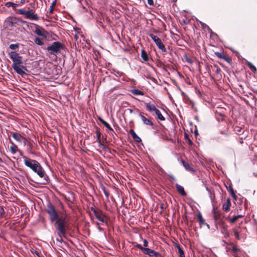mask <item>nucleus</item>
I'll use <instances>...</instances> for the list:
<instances>
[{"label":"nucleus","instance_id":"f257e3e1","mask_svg":"<svg viewBox=\"0 0 257 257\" xmlns=\"http://www.w3.org/2000/svg\"><path fill=\"white\" fill-rule=\"evenodd\" d=\"M46 212L50 216V219L51 222L56 221L55 226L58 233L60 236V238H57V241H63L62 236L65 237L66 230L68 228V218L67 215L58 216L54 205L49 202L46 208Z\"/></svg>","mask_w":257,"mask_h":257},{"label":"nucleus","instance_id":"f03ea898","mask_svg":"<svg viewBox=\"0 0 257 257\" xmlns=\"http://www.w3.org/2000/svg\"><path fill=\"white\" fill-rule=\"evenodd\" d=\"M9 57L13 61L12 67L14 71L22 76L26 75L28 71L27 67L22 65L23 58L16 51H12L9 53Z\"/></svg>","mask_w":257,"mask_h":257},{"label":"nucleus","instance_id":"7ed1b4c3","mask_svg":"<svg viewBox=\"0 0 257 257\" xmlns=\"http://www.w3.org/2000/svg\"><path fill=\"white\" fill-rule=\"evenodd\" d=\"M24 163L26 166L30 168L40 178L45 177V172L40 163L37 161L24 157Z\"/></svg>","mask_w":257,"mask_h":257},{"label":"nucleus","instance_id":"20e7f679","mask_svg":"<svg viewBox=\"0 0 257 257\" xmlns=\"http://www.w3.org/2000/svg\"><path fill=\"white\" fill-rule=\"evenodd\" d=\"M93 212L97 221L95 223L98 229L100 231L104 230V226L108 227L109 219L105 214L100 210H93Z\"/></svg>","mask_w":257,"mask_h":257},{"label":"nucleus","instance_id":"39448f33","mask_svg":"<svg viewBox=\"0 0 257 257\" xmlns=\"http://www.w3.org/2000/svg\"><path fill=\"white\" fill-rule=\"evenodd\" d=\"M64 45L60 42H53L51 45L47 48V50L50 52L51 54L56 55L60 52L61 50L64 49Z\"/></svg>","mask_w":257,"mask_h":257},{"label":"nucleus","instance_id":"423d86ee","mask_svg":"<svg viewBox=\"0 0 257 257\" xmlns=\"http://www.w3.org/2000/svg\"><path fill=\"white\" fill-rule=\"evenodd\" d=\"M18 13L19 14L24 16L27 19L37 21L39 19L38 15L35 14L32 10L25 11L24 9H20L18 10Z\"/></svg>","mask_w":257,"mask_h":257},{"label":"nucleus","instance_id":"0eeeda50","mask_svg":"<svg viewBox=\"0 0 257 257\" xmlns=\"http://www.w3.org/2000/svg\"><path fill=\"white\" fill-rule=\"evenodd\" d=\"M136 246L141 249L144 253L149 255L151 257H162V255L158 252L149 248L142 247L140 244H137Z\"/></svg>","mask_w":257,"mask_h":257},{"label":"nucleus","instance_id":"6e6552de","mask_svg":"<svg viewBox=\"0 0 257 257\" xmlns=\"http://www.w3.org/2000/svg\"><path fill=\"white\" fill-rule=\"evenodd\" d=\"M21 22L23 24H30L33 26H34L36 27V30L35 31V33L39 36L42 37L43 38L46 39L47 38V35H46V31L43 29L40 28V27L37 25V24H34V23H29L25 21H22Z\"/></svg>","mask_w":257,"mask_h":257},{"label":"nucleus","instance_id":"1a4fd4ad","mask_svg":"<svg viewBox=\"0 0 257 257\" xmlns=\"http://www.w3.org/2000/svg\"><path fill=\"white\" fill-rule=\"evenodd\" d=\"M149 36L154 41L158 47L162 51V52H166V49L165 47V45L163 44L161 39L158 36L153 34H150Z\"/></svg>","mask_w":257,"mask_h":257},{"label":"nucleus","instance_id":"9d476101","mask_svg":"<svg viewBox=\"0 0 257 257\" xmlns=\"http://www.w3.org/2000/svg\"><path fill=\"white\" fill-rule=\"evenodd\" d=\"M234 131L238 136H242L240 137L241 140H242L247 137L246 134H244V132H242V128L240 126H235L234 127Z\"/></svg>","mask_w":257,"mask_h":257},{"label":"nucleus","instance_id":"9b49d317","mask_svg":"<svg viewBox=\"0 0 257 257\" xmlns=\"http://www.w3.org/2000/svg\"><path fill=\"white\" fill-rule=\"evenodd\" d=\"M140 116L144 124L150 126L153 125L154 124L153 122L150 119L146 118L141 112L140 113Z\"/></svg>","mask_w":257,"mask_h":257},{"label":"nucleus","instance_id":"f8f14e48","mask_svg":"<svg viewBox=\"0 0 257 257\" xmlns=\"http://www.w3.org/2000/svg\"><path fill=\"white\" fill-rule=\"evenodd\" d=\"M214 218L215 221L218 223L222 222L221 213L218 211L213 209Z\"/></svg>","mask_w":257,"mask_h":257},{"label":"nucleus","instance_id":"ddd939ff","mask_svg":"<svg viewBox=\"0 0 257 257\" xmlns=\"http://www.w3.org/2000/svg\"><path fill=\"white\" fill-rule=\"evenodd\" d=\"M11 135L13 138L17 142H22L23 140L25 139V138L19 134L11 133Z\"/></svg>","mask_w":257,"mask_h":257},{"label":"nucleus","instance_id":"4468645a","mask_svg":"<svg viewBox=\"0 0 257 257\" xmlns=\"http://www.w3.org/2000/svg\"><path fill=\"white\" fill-rule=\"evenodd\" d=\"M130 134L131 135L133 139L135 142L140 143L142 141L141 139L136 134L133 130H130Z\"/></svg>","mask_w":257,"mask_h":257},{"label":"nucleus","instance_id":"2eb2a0df","mask_svg":"<svg viewBox=\"0 0 257 257\" xmlns=\"http://www.w3.org/2000/svg\"><path fill=\"white\" fill-rule=\"evenodd\" d=\"M184 168L188 171H190L192 173H195V170L190 166V165L188 163L186 162L183 160H182L181 161Z\"/></svg>","mask_w":257,"mask_h":257},{"label":"nucleus","instance_id":"dca6fc26","mask_svg":"<svg viewBox=\"0 0 257 257\" xmlns=\"http://www.w3.org/2000/svg\"><path fill=\"white\" fill-rule=\"evenodd\" d=\"M146 106L147 109L150 112H152V111L155 112L156 111V110L158 109L154 104H151V103H146Z\"/></svg>","mask_w":257,"mask_h":257},{"label":"nucleus","instance_id":"f3484780","mask_svg":"<svg viewBox=\"0 0 257 257\" xmlns=\"http://www.w3.org/2000/svg\"><path fill=\"white\" fill-rule=\"evenodd\" d=\"M176 188L178 192L181 195L185 196L186 195V193L184 191V188L182 186L177 184H176Z\"/></svg>","mask_w":257,"mask_h":257},{"label":"nucleus","instance_id":"a211bd4d","mask_svg":"<svg viewBox=\"0 0 257 257\" xmlns=\"http://www.w3.org/2000/svg\"><path fill=\"white\" fill-rule=\"evenodd\" d=\"M98 120L101 122L102 124H103L108 130L113 132V129L110 126V125L105 120H104L101 117L98 118Z\"/></svg>","mask_w":257,"mask_h":257},{"label":"nucleus","instance_id":"6ab92c4d","mask_svg":"<svg viewBox=\"0 0 257 257\" xmlns=\"http://www.w3.org/2000/svg\"><path fill=\"white\" fill-rule=\"evenodd\" d=\"M10 142L12 144V146H11L10 147V150H11V153L13 154H15L17 153V152L18 151V148L17 147V146L15 144H14L13 143V142H12L11 140H10Z\"/></svg>","mask_w":257,"mask_h":257},{"label":"nucleus","instance_id":"aec40b11","mask_svg":"<svg viewBox=\"0 0 257 257\" xmlns=\"http://www.w3.org/2000/svg\"><path fill=\"white\" fill-rule=\"evenodd\" d=\"M230 206V202L229 199H228L226 202L223 203L222 205V208L223 210L225 212H227L229 210Z\"/></svg>","mask_w":257,"mask_h":257},{"label":"nucleus","instance_id":"412c9836","mask_svg":"<svg viewBox=\"0 0 257 257\" xmlns=\"http://www.w3.org/2000/svg\"><path fill=\"white\" fill-rule=\"evenodd\" d=\"M173 242L175 243V246H176V247L178 249V253L179 254V256L180 257H185L184 252V251L182 249V248H181V247L180 246V245L179 244H177L175 242Z\"/></svg>","mask_w":257,"mask_h":257},{"label":"nucleus","instance_id":"4be33fe9","mask_svg":"<svg viewBox=\"0 0 257 257\" xmlns=\"http://www.w3.org/2000/svg\"><path fill=\"white\" fill-rule=\"evenodd\" d=\"M141 57L144 61H148L149 60L148 54L144 49H142L141 51Z\"/></svg>","mask_w":257,"mask_h":257},{"label":"nucleus","instance_id":"5701e85b","mask_svg":"<svg viewBox=\"0 0 257 257\" xmlns=\"http://www.w3.org/2000/svg\"><path fill=\"white\" fill-rule=\"evenodd\" d=\"M155 112L159 119H160L161 121H164L165 120V117L162 114V113H161L159 109L156 110V111Z\"/></svg>","mask_w":257,"mask_h":257},{"label":"nucleus","instance_id":"b1692460","mask_svg":"<svg viewBox=\"0 0 257 257\" xmlns=\"http://www.w3.org/2000/svg\"><path fill=\"white\" fill-rule=\"evenodd\" d=\"M198 218L199 221V223L201 225L205 224L209 227V225L205 223L204 220L203 219V217L200 213L198 214Z\"/></svg>","mask_w":257,"mask_h":257},{"label":"nucleus","instance_id":"393cba45","mask_svg":"<svg viewBox=\"0 0 257 257\" xmlns=\"http://www.w3.org/2000/svg\"><path fill=\"white\" fill-rule=\"evenodd\" d=\"M132 92L133 94H134V95H144V92L143 91H140L138 89H136L132 90Z\"/></svg>","mask_w":257,"mask_h":257},{"label":"nucleus","instance_id":"a878e982","mask_svg":"<svg viewBox=\"0 0 257 257\" xmlns=\"http://www.w3.org/2000/svg\"><path fill=\"white\" fill-rule=\"evenodd\" d=\"M206 189L208 191L209 194V196L212 201H213L215 199L214 194L212 192V191L207 186L206 187Z\"/></svg>","mask_w":257,"mask_h":257},{"label":"nucleus","instance_id":"bb28decb","mask_svg":"<svg viewBox=\"0 0 257 257\" xmlns=\"http://www.w3.org/2000/svg\"><path fill=\"white\" fill-rule=\"evenodd\" d=\"M5 6L7 7H12L13 8H16L19 6V5L12 2H7L6 3Z\"/></svg>","mask_w":257,"mask_h":257},{"label":"nucleus","instance_id":"cd10ccee","mask_svg":"<svg viewBox=\"0 0 257 257\" xmlns=\"http://www.w3.org/2000/svg\"><path fill=\"white\" fill-rule=\"evenodd\" d=\"M34 41L38 45L42 46L44 44V42L38 37L35 38Z\"/></svg>","mask_w":257,"mask_h":257},{"label":"nucleus","instance_id":"c85d7f7f","mask_svg":"<svg viewBox=\"0 0 257 257\" xmlns=\"http://www.w3.org/2000/svg\"><path fill=\"white\" fill-rule=\"evenodd\" d=\"M19 44H12L9 46V48L12 50H17L19 48Z\"/></svg>","mask_w":257,"mask_h":257},{"label":"nucleus","instance_id":"c756f323","mask_svg":"<svg viewBox=\"0 0 257 257\" xmlns=\"http://www.w3.org/2000/svg\"><path fill=\"white\" fill-rule=\"evenodd\" d=\"M248 66L252 72H255L256 71L255 67L251 63L248 62Z\"/></svg>","mask_w":257,"mask_h":257},{"label":"nucleus","instance_id":"7c9ffc66","mask_svg":"<svg viewBox=\"0 0 257 257\" xmlns=\"http://www.w3.org/2000/svg\"><path fill=\"white\" fill-rule=\"evenodd\" d=\"M231 250L234 252H236L238 249V248L234 245L231 246L230 247H227V251Z\"/></svg>","mask_w":257,"mask_h":257},{"label":"nucleus","instance_id":"2f4dec72","mask_svg":"<svg viewBox=\"0 0 257 257\" xmlns=\"http://www.w3.org/2000/svg\"><path fill=\"white\" fill-rule=\"evenodd\" d=\"M215 54L217 57H218L219 58L225 59V57L224 55L223 54H222V53H219V52H216Z\"/></svg>","mask_w":257,"mask_h":257},{"label":"nucleus","instance_id":"473e14b6","mask_svg":"<svg viewBox=\"0 0 257 257\" xmlns=\"http://www.w3.org/2000/svg\"><path fill=\"white\" fill-rule=\"evenodd\" d=\"M185 138L187 141L188 144L189 145H192L193 144V143H192V141L190 139V138H189L188 135L186 134H185Z\"/></svg>","mask_w":257,"mask_h":257},{"label":"nucleus","instance_id":"72a5a7b5","mask_svg":"<svg viewBox=\"0 0 257 257\" xmlns=\"http://www.w3.org/2000/svg\"><path fill=\"white\" fill-rule=\"evenodd\" d=\"M200 23L203 28H204V29L206 28V29H207V30L209 31H211V30L210 29V28L207 25H206L205 23L201 22H200Z\"/></svg>","mask_w":257,"mask_h":257},{"label":"nucleus","instance_id":"f704fd0d","mask_svg":"<svg viewBox=\"0 0 257 257\" xmlns=\"http://www.w3.org/2000/svg\"><path fill=\"white\" fill-rule=\"evenodd\" d=\"M238 219L237 215L234 216L230 220L231 223H234Z\"/></svg>","mask_w":257,"mask_h":257},{"label":"nucleus","instance_id":"c9c22d12","mask_svg":"<svg viewBox=\"0 0 257 257\" xmlns=\"http://www.w3.org/2000/svg\"><path fill=\"white\" fill-rule=\"evenodd\" d=\"M234 235L235 237V238L237 240H240V238L239 237V233L237 231H234Z\"/></svg>","mask_w":257,"mask_h":257},{"label":"nucleus","instance_id":"e433bc0d","mask_svg":"<svg viewBox=\"0 0 257 257\" xmlns=\"http://www.w3.org/2000/svg\"><path fill=\"white\" fill-rule=\"evenodd\" d=\"M184 58L187 62H188L190 64L192 63V60L190 58H189L187 56H184Z\"/></svg>","mask_w":257,"mask_h":257},{"label":"nucleus","instance_id":"4c0bfd02","mask_svg":"<svg viewBox=\"0 0 257 257\" xmlns=\"http://www.w3.org/2000/svg\"><path fill=\"white\" fill-rule=\"evenodd\" d=\"M230 193H231L232 197L233 198H235V194H234V193L233 192V190L232 188H230Z\"/></svg>","mask_w":257,"mask_h":257},{"label":"nucleus","instance_id":"58836bf2","mask_svg":"<svg viewBox=\"0 0 257 257\" xmlns=\"http://www.w3.org/2000/svg\"><path fill=\"white\" fill-rule=\"evenodd\" d=\"M148 4L150 6H153L154 5V2L153 0H147Z\"/></svg>","mask_w":257,"mask_h":257},{"label":"nucleus","instance_id":"ea45409f","mask_svg":"<svg viewBox=\"0 0 257 257\" xmlns=\"http://www.w3.org/2000/svg\"><path fill=\"white\" fill-rule=\"evenodd\" d=\"M55 5V3L54 2L53 4H52V5L51 6V8H50V13H52V11H53V6Z\"/></svg>","mask_w":257,"mask_h":257},{"label":"nucleus","instance_id":"a19ab883","mask_svg":"<svg viewBox=\"0 0 257 257\" xmlns=\"http://www.w3.org/2000/svg\"><path fill=\"white\" fill-rule=\"evenodd\" d=\"M97 142H98V144H99V146L100 147H104L103 144H102L101 143V141H100V140L98 141Z\"/></svg>","mask_w":257,"mask_h":257},{"label":"nucleus","instance_id":"79ce46f5","mask_svg":"<svg viewBox=\"0 0 257 257\" xmlns=\"http://www.w3.org/2000/svg\"><path fill=\"white\" fill-rule=\"evenodd\" d=\"M169 177H170V178L172 180H173V181H175V177H174L173 175H169Z\"/></svg>","mask_w":257,"mask_h":257},{"label":"nucleus","instance_id":"37998d69","mask_svg":"<svg viewBox=\"0 0 257 257\" xmlns=\"http://www.w3.org/2000/svg\"><path fill=\"white\" fill-rule=\"evenodd\" d=\"M97 141H98L100 140V134L99 133H98V134H97Z\"/></svg>","mask_w":257,"mask_h":257},{"label":"nucleus","instance_id":"c03bdc74","mask_svg":"<svg viewBox=\"0 0 257 257\" xmlns=\"http://www.w3.org/2000/svg\"><path fill=\"white\" fill-rule=\"evenodd\" d=\"M148 245V242H144V246H147Z\"/></svg>","mask_w":257,"mask_h":257},{"label":"nucleus","instance_id":"a18cd8bd","mask_svg":"<svg viewBox=\"0 0 257 257\" xmlns=\"http://www.w3.org/2000/svg\"><path fill=\"white\" fill-rule=\"evenodd\" d=\"M35 254H36L38 256L40 257V255H39V252H38L37 251H36V250H35Z\"/></svg>","mask_w":257,"mask_h":257},{"label":"nucleus","instance_id":"49530a36","mask_svg":"<svg viewBox=\"0 0 257 257\" xmlns=\"http://www.w3.org/2000/svg\"><path fill=\"white\" fill-rule=\"evenodd\" d=\"M194 133L195 134L196 136L198 135V131L197 130H196L194 132Z\"/></svg>","mask_w":257,"mask_h":257},{"label":"nucleus","instance_id":"de8ad7c7","mask_svg":"<svg viewBox=\"0 0 257 257\" xmlns=\"http://www.w3.org/2000/svg\"><path fill=\"white\" fill-rule=\"evenodd\" d=\"M104 194L106 196H108V193L107 192H106L105 191H104Z\"/></svg>","mask_w":257,"mask_h":257},{"label":"nucleus","instance_id":"09e8293b","mask_svg":"<svg viewBox=\"0 0 257 257\" xmlns=\"http://www.w3.org/2000/svg\"><path fill=\"white\" fill-rule=\"evenodd\" d=\"M237 218H239L242 217V215H237Z\"/></svg>","mask_w":257,"mask_h":257},{"label":"nucleus","instance_id":"8fccbe9b","mask_svg":"<svg viewBox=\"0 0 257 257\" xmlns=\"http://www.w3.org/2000/svg\"><path fill=\"white\" fill-rule=\"evenodd\" d=\"M25 2V0H21V3L22 4L24 3Z\"/></svg>","mask_w":257,"mask_h":257},{"label":"nucleus","instance_id":"3c124183","mask_svg":"<svg viewBox=\"0 0 257 257\" xmlns=\"http://www.w3.org/2000/svg\"><path fill=\"white\" fill-rule=\"evenodd\" d=\"M220 70L218 68L217 69V72H218V71H220Z\"/></svg>","mask_w":257,"mask_h":257},{"label":"nucleus","instance_id":"603ef678","mask_svg":"<svg viewBox=\"0 0 257 257\" xmlns=\"http://www.w3.org/2000/svg\"><path fill=\"white\" fill-rule=\"evenodd\" d=\"M51 246H53V244H52V242H50Z\"/></svg>","mask_w":257,"mask_h":257},{"label":"nucleus","instance_id":"864d4df0","mask_svg":"<svg viewBox=\"0 0 257 257\" xmlns=\"http://www.w3.org/2000/svg\"><path fill=\"white\" fill-rule=\"evenodd\" d=\"M2 159L0 158V162H2Z\"/></svg>","mask_w":257,"mask_h":257},{"label":"nucleus","instance_id":"5fc2aeb1","mask_svg":"<svg viewBox=\"0 0 257 257\" xmlns=\"http://www.w3.org/2000/svg\"><path fill=\"white\" fill-rule=\"evenodd\" d=\"M255 92L257 94V89L255 90Z\"/></svg>","mask_w":257,"mask_h":257}]
</instances>
